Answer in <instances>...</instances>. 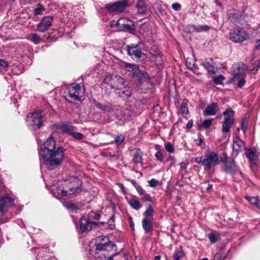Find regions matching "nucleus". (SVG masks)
<instances>
[{
    "label": "nucleus",
    "instance_id": "obj_1",
    "mask_svg": "<svg viewBox=\"0 0 260 260\" xmlns=\"http://www.w3.org/2000/svg\"><path fill=\"white\" fill-rule=\"evenodd\" d=\"M55 148L54 139L50 137L43 144L39 151L40 159L49 167L59 165L63 159V150L61 147Z\"/></svg>",
    "mask_w": 260,
    "mask_h": 260
},
{
    "label": "nucleus",
    "instance_id": "obj_2",
    "mask_svg": "<svg viewBox=\"0 0 260 260\" xmlns=\"http://www.w3.org/2000/svg\"><path fill=\"white\" fill-rule=\"evenodd\" d=\"M125 80L120 76L108 75L104 79L102 86L107 89L122 90L124 87Z\"/></svg>",
    "mask_w": 260,
    "mask_h": 260
},
{
    "label": "nucleus",
    "instance_id": "obj_3",
    "mask_svg": "<svg viewBox=\"0 0 260 260\" xmlns=\"http://www.w3.org/2000/svg\"><path fill=\"white\" fill-rule=\"evenodd\" d=\"M229 37L230 40L233 42L241 43L248 39L249 35L244 29L236 27L230 31Z\"/></svg>",
    "mask_w": 260,
    "mask_h": 260
},
{
    "label": "nucleus",
    "instance_id": "obj_4",
    "mask_svg": "<svg viewBox=\"0 0 260 260\" xmlns=\"http://www.w3.org/2000/svg\"><path fill=\"white\" fill-rule=\"evenodd\" d=\"M220 161L219 155L215 152L206 153L203 159V166L207 169L210 170L212 167L217 165Z\"/></svg>",
    "mask_w": 260,
    "mask_h": 260
},
{
    "label": "nucleus",
    "instance_id": "obj_5",
    "mask_svg": "<svg viewBox=\"0 0 260 260\" xmlns=\"http://www.w3.org/2000/svg\"><path fill=\"white\" fill-rule=\"evenodd\" d=\"M128 0L118 1L106 4L105 8L110 13H121L128 6Z\"/></svg>",
    "mask_w": 260,
    "mask_h": 260
},
{
    "label": "nucleus",
    "instance_id": "obj_6",
    "mask_svg": "<svg viewBox=\"0 0 260 260\" xmlns=\"http://www.w3.org/2000/svg\"><path fill=\"white\" fill-rule=\"evenodd\" d=\"M96 241L97 242L95 248L96 254L102 251H110L114 247V245L111 243L106 236H99L96 238Z\"/></svg>",
    "mask_w": 260,
    "mask_h": 260
},
{
    "label": "nucleus",
    "instance_id": "obj_7",
    "mask_svg": "<svg viewBox=\"0 0 260 260\" xmlns=\"http://www.w3.org/2000/svg\"><path fill=\"white\" fill-rule=\"evenodd\" d=\"M234 111L231 109H227L223 113V115L224 116L222 126V132L223 133L230 132V129L234 121Z\"/></svg>",
    "mask_w": 260,
    "mask_h": 260
},
{
    "label": "nucleus",
    "instance_id": "obj_8",
    "mask_svg": "<svg viewBox=\"0 0 260 260\" xmlns=\"http://www.w3.org/2000/svg\"><path fill=\"white\" fill-rule=\"evenodd\" d=\"M124 68L127 71L132 72L134 77H138L140 80L148 77L147 73L141 71L136 64L126 63L124 64Z\"/></svg>",
    "mask_w": 260,
    "mask_h": 260
},
{
    "label": "nucleus",
    "instance_id": "obj_9",
    "mask_svg": "<svg viewBox=\"0 0 260 260\" xmlns=\"http://www.w3.org/2000/svg\"><path fill=\"white\" fill-rule=\"evenodd\" d=\"M42 118L41 112H35L27 116V121L29 125L32 126H36L37 128H40L42 124Z\"/></svg>",
    "mask_w": 260,
    "mask_h": 260
},
{
    "label": "nucleus",
    "instance_id": "obj_10",
    "mask_svg": "<svg viewBox=\"0 0 260 260\" xmlns=\"http://www.w3.org/2000/svg\"><path fill=\"white\" fill-rule=\"evenodd\" d=\"M69 102H72L73 101L80 100L82 92L81 87L78 84H72L69 88Z\"/></svg>",
    "mask_w": 260,
    "mask_h": 260
},
{
    "label": "nucleus",
    "instance_id": "obj_11",
    "mask_svg": "<svg viewBox=\"0 0 260 260\" xmlns=\"http://www.w3.org/2000/svg\"><path fill=\"white\" fill-rule=\"evenodd\" d=\"M95 224L96 222L91 221L87 215H84L80 220V230L81 232L89 231L91 229L92 225Z\"/></svg>",
    "mask_w": 260,
    "mask_h": 260
},
{
    "label": "nucleus",
    "instance_id": "obj_12",
    "mask_svg": "<svg viewBox=\"0 0 260 260\" xmlns=\"http://www.w3.org/2000/svg\"><path fill=\"white\" fill-rule=\"evenodd\" d=\"M13 200L10 197L5 196L0 198V216L7 211L12 206Z\"/></svg>",
    "mask_w": 260,
    "mask_h": 260
},
{
    "label": "nucleus",
    "instance_id": "obj_13",
    "mask_svg": "<svg viewBox=\"0 0 260 260\" xmlns=\"http://www.w3.org/2000/svg\"><path fill=\"white\" fill-rule=\"evenodd\" d=\"M53 18L50 16L44 17L38 24V28L41 32H45L47 30L49 27L51 25Z\"/></svg>",
    "mask_w": 260,
    "mask_h": 260
},
{
    "label": "nucleus",
    "instance_id": "obj_14",
    "mask_svg": "<svg viewBox=\"0 0 260 260\" xmlns=\"http://www.w3.org/2000/svg\"><path fill=\"white\" fill-rule=\"evenodd\" d=\"M244 148L245 145L243 141L238 138L234 139L233 145V156L236 157L238 153L242 151Z\"/></svg>",
    "mask_w": 260,
    "mask_h": 260
},
{
    "label": "nucleus",
    "instance_id": "obj_15",
    "mask_svg": "<svg viewBox=\"0 0 260 260\" xmlns=\"http://www.w3.org/2000/svg\"><path fill=\"white\" fill-rule=\"evenodd\" d=\"M246 155L252 164V167H255L256 164L257 159L259 155V153L256 150H253L252 149L249 148L247 150L246 152Z\"/></svg>",
    "mask_w": 260,
    "mask_h": 260
},
{
    "label": "nucleus",
    "instance_id": "obj_16",
    "mask_svg": "<svg viewBox=\"0 0 260 260\" xmlns=\"http://www.w3.org/2000/svg\"><path fill=\"white\" fill-rule=\"evenodd\" d=\"M137 191L139 194L142 197L143 202L148 201L149 202H152V198L149 194L147 193L141 186H137Z\"/></svg>",
    "mask_w": 260,
    "mask_h": 260
},
{
    "label": "nucleus",
    "instance_id": "obj_17",
    "mask_svg": "<svg viewBox=\"0 0 260 260\" xmlns=\"http://www.w3.org/2000/svg\"><path fill=\"white\" fill-rule=\"evenodd\" d=\"M218 108L217 104L213 103L208 106L204 111V115L206 116L214 115L216 113V109Z\"/></svg>",
    "mask_w": 260,
    "mask_h": 260
},
{
    "label": "nucleus",
    "instance_id": "obj_18",
    "mask_svg": "<svg viewBox=\"0 0 260 260\" xmlns=\"http://www.w3.org/2000/svg\"><path fill=\"white\" fill-rule=\"evenodd\" d=\"M138 45L136 46H129L127 48V53L131 56L134 55L137 58H140L141 56V51L138 48Z\"/></svg>",
    "mask_w": 260,
    "mask_h": 260
},
{
    "label": "nucleus",
    "instance_id": "obj_19",
    "mask_svg": "<svg viewBox=\"0 0 260 260\" xmlns=\"http://www.w3.org/2000/svg\"><path fill=\"white\" fill-rule=\"evenodd\" d=\"M223 164L224 170L228 173H232L236 170V165L233 159L225 160Z\"/></svg>",
    "mask_w": 260,
    "mask_h": 260
},
{
    "label": "nucleus",
    "instance_id": "obj_20",
    "mask_svg": "<svg viewBox=\"0 0 260 260\" xmlns=\"http://www.w3.org/2000/svg\"><path fill=\"white\" fill-rule=\"evenodd\" d=\"M228 15L229 19L234 22L237 21L240 17V12L236 9L229 10L228 11Z\"/></svg>",
    "mask_w": 260,
    "mask_h": 260
},
{
    "label": "nucleus",
    "instance_id": "obj_21",
    "mask_svg": "<svg viewBox=\"0 0 260 260\" xmlns=\"http://www.w3.org/2000/svg\"><path fill=\"white\" fill-rule=\"evenodd\" d=\"M95 105L96 107H97L98 108L102 110L104 112H110L113 111V108L112 107V105L109 103L105 105H102L99 103L95 102Z\"/></svg>",
    "mask_w": 260,
    "mask_h": 260
},
{
    "label": "nucleus",
    "instance_id": "obj_22",
    "mask_svg": "<svg viewBox=\"0 0 260 260\" xmlns=\"http://www.w3.org/2000/svg\"><path fill=\"white\" fill-rule=\"evenodd\" d=\"M136 8L139 13L141 14L145 13L147 10V7L144 1L138 0L136 5Z\"/></svg>",
    "mask_w": 260,
    "mask_h": 260
},
{
    "label": "nucleus",
    "instance_id": "obj_23",
    "mask_svg": "<svg viewBox=\"0 0 260 260\" xmlns=\"http://www.w3.org/2000/svg\"><path fill=\"white\" fill-rule=\"evenodd\" d=\"M119 90L120 91L118 92L119 96L124 99L129 98L132 94V91L130 88L126 87L125 85L123 89Z\"/></svg>",
    "mask_w": 260,
    "mask_h": 260
},
{
    "label": "nucleus",
    "instance_id": "obj_24",
    "mask_svg": "<svg viewBox=\"0 0 260 260\" xmlns=\"http://www.w3.org/2000/svg\"><path fill=\"white\" fill-rule=\"evenodd\" d=\"M142 226L145 232H148L151 230L152 228V223L150 219L145 218L142 221Z\"/></svg>",
    "mask_w": 260,
    "mask_h": 260
},
{
    "label": "nucleus",
    "instance_id": "obj_25",
    "mask_svg": "<svg viewBox=\"0 0 260 260\" xmlns=\"http://www.w3.org/2000/svg\"><path fill=\"white\" fill-rule=\"evenodd\" d=\"M201 65L206 69L208 71H210L214 68V64L212 58H206L205 62H203Z\"/></svg>",
    "mask_w": 260,
    "mask_h": 260
},
{
    "label": "nucleus",
    "instance_id": "obj_26",
    "mask_svg": "<svg viewBox=\"0 0 260 260\" xmlns=\"http://www.w3.org/2000/svg\"><path fill=\"white\" fill-rule=\"evenodd\" d=\"M128 203L132 208L136 210H138L142 207V205L139 201L135 199H129L128 201Z\"/></svg>",
    "mask_w": 260,
    "mask_h": 260
},
{
    "label": "nucleus",
    "instance_id": "obj_27",
    "mask_svg": "<svg viewBox=\"0 0 260 260\" xmlns=\"http://www.w3.org/2000/svg\"><path fill=\"white\" fill-rule=\"evenodd\" d=\"M233 80L234 82L237 81V85L240 88L242 87L246 82L245 78L243 77L240 78V75L239 74L235 75L233 78Z\"/></svg>",
    "mask_w": 260,
    "mask_h": 260
},
{
    "label": "nucleus",
    "instance_id": "obj_28",
    "mask_svg": "<svg viewBox=\"0 0 260 260\" xmlns=\"http://www.w3.org/2000/svg\"><path fill=\"white\" fill-rule=\"evenodd\" d=\"M135 164H140L142 161V152L140 149H137L133 158Z\"/></svg>",
    "mask_w": 260,
    "mask_h": 260
},
{
    "label": "nucleus",
    "instance_id": "obj_29",
    "mask_svg": "<svg viewBox=\"0 0 260 260\" xmlns=\"http://www.w3.org/2000/svg\"><path fill=\"white\" fill-rule=\"evenodd\" d=\"M61 128L63 133H68L70 135H72L75 129V127L69 124H64L62 125Z\"/></svg>",
    "mask_w": 260,
    "mask_h": 260
},
{
    "label": "nucleus",
    "instance_id": "obj_30",
    "mask_svg": "<svg viewBox=\"0 0 260 260\" xmlns=\"http://www.w3.org/2000/svg\"><path fill=\"white\" fill-rule=\"evenodd\" d=\"M180 112L181 114L185 116L188 114V110L187 107V101L186 100L184 99L181 104Z\"/></svg>",
    "mask_w": 260,
    "mask_h": 260
},
{
    "label": "nucleus",
    "instance_id": "obj_31",
    "mask_svg": "<svg viewBox=\"0 0 260 260\" xmlns=\"http://www.w3.org/2000/svg\"><path fill=\"white\" fill-rule=\"evenodd\" d=\"M29 39L35 44H40L42 41L40 36L35 33L30 35Z\"/></svg>",
    "mask_w": 260,
    "mask_h": 260
},
{
    "label": "nucleus",
    "instance_id": "obj_32",
    "mask_svg": "<svg viewBox=\"0 0 260 260\" xmlns=\"http://www.w3.org/2000/svg\"><path fill=\"white\" fill-rule=\"evenodd\" d=\"M125 21H128L126 19L125 21H123V24H121V26H122L121 29L124 30V31H127L131 32L134 30V26L133 25L130 24L125 23Z\"/></svg>",
    "mask_w": 260,
    "mask_h": 260
},
{
    "label": "nucleus",
    "instance_id": "obj_33",
    "mask_svg": "<svg viewBox=\"0 0 260 260\" xmlns=\"http://www.w3.org/2000/svg\"><path fill=\"white\" fill-rule=\"evenodd\" d=\"M246 199L248 200L251 204L254 205L258 208H260V202L258 199L256 197H246Z\"/></svg>",
    "mask_w": 260,
    "mask_h": 260
},
{
    "label": "nucleus",
    "instance_id": "obj_34",
    "mask_svg": "<svg viewBox=\"0 0 260 260\" xmlns=\"http://www.w3.org/2000/svg\"><path fill=\"white\" fill-rule=\"evenodd\" d=\"M208 238L212 243H214L219 240V235L217 233H211L208 235Z\"/></svg>",
    "mask_w": 260,
    "mask_h": 260
},
{
    "label": "nucleus",
    "instance_id": "obj_35",
    "mask_svg": "<svg viewBox=\"0 0 260 260\" xmlns=\"http://www.w3.org/2000/svg\"><path fill=\"white\" fill-rule=\"evenodd\" d=\"M186 64L188 69L194 71L197 69V67L196 66L194 61L193 60H191V59L188 58L186 59Z\"/></svg>",
    "mask_w": 260,
    "mask_h": 260
},
{
    "label": "nucleus",
    "instance_id": "obj_36",
    "mask_svg": "<svg viewBox=\"0 0 260 260\" xmlns=\"http://www.w3.org/2000/svg\"><path fill=\"white\" fill-rule=\"evenodd\" d=\"M126 20L125 18H120L117 21H112L110 22V26L111 27H113L114 26H119L120 27H121V24H123V22L125 21Z\"/></svg>",
    "mask_w": 260,
    "mask_h": 260
},
{
    "label": "nucleus",
    "instance_id": "obj_37",
    "mask_svg": "<svg viewBox=\"0 0 260 260\" xmlns=\"http://www.w3.org/2000/svg\"><path fill=\"white\" fill-rule=\"evenodd\" d=\"M45 10V8L44 7L38 4L37 5V7L34 10V12L35 15H39L42 14L43 12Z\"/></svg>",
    "mask_w": 260,
    "mask_h": 260
},
{
    "label": "nucleus",
    "instance_id": "obj_38",
    "mask_svg": "<svg viewBox=\"0 0 260 260\" xmlns=\"http://www.w3.org/2000/svg\"><path fill=\"white\" fill-rule=\"evenodd\" d=\"M165 149L166 150V151L167 152H168L169 153H173L174 152V146L173 145V144L169 142H168L167 143H165Z\"/></svg>",
    "mask_w": 260,
    "mask_h": 260
},
{
    "label": "nucleus",
    "instance_id": "obj_39",
    "mask_svg": "<svg viewBox=\"0 0 260 260\" xmlns=\"http://www.w3.org/2000/svg\"><path fill=\"white\" fill-rule=\"evenodd\" d=\"M154 213V211L151 206H149L147 210L144 212L143 215L146 217L152 216Z\"/></svg>",
    "mask_w": 260,
    "mask_h": 260
},
{
    "label": "nucleus",
    "instance_id": "obj_40",
    "mask_svg": "<svg viewBox=\"0 0 260 260\" xmlns=\"http://www.w3.org/2000/svg\"><path fill=\"white\" fill-rule=\"evenodd\" d=\"M72 193H70V192L68 193V191L66 190H61L60 191V193L59 192H58L57 194H56L55 193H54V196L56 198H62V197H67L68 195L72 194Z\"/></svg>",
    "mask_w": 260,
    "mask_h": 260
},
{
    "label": "nucleus",
    "instance_id": "obj_41",
    "mask_svg": "<svg viewBox=\"0 0 260 260\" xmlns=\"http://www.w3.org/2000/svg\"><path fill=\"white\" fill-rule=\"evenodd\" d=\"M224 79L222 75H218L213 78V81L216 84H221Z\"/></svg>",
    "mask_w": 260,
    "mask_h": 260
},
{
    "label": "nucleus",
    "instance_id": "obj_42",
    "mask_svg": "<svg viewBox=\"0 0 260 260\" xmlns=\"http://www.w3.org/2000/svg\"><path fill=\"white\" fill-rule=\"evenodd\" d=\"M184 255V253L182 250L178 251L174 255V260H180V258Z\"/></svg>",
    "mask_w": 260,
    "mask_h": 260
},
{
    "label": "nucleus",
    "instance_id": "obj_43",
    "mask_svg": "<svg viewBox=\"0 0 260 260\" xmlns=\"http://www.w3.org/2000/svg\"><path fill=\"white\" fill-rule=\"evenodd\" d=\"M63 205L66 208H67L68 209H70L71 210H72L73 211L76 210L77 209V207L75 206V205H74V204H73L71 202H67L66 203H64Z\"/></svg>",
    "mask_w": 260,
    "mask_h": 260
},
{
    "label": "nucleus",
    "instance_id": "obj_44",
    "mask_svg": "<svg viewBox=\"0 0 260 260\" xmlns=\"http://www.w3.org/2000/svg\"><path fill=\"white\" fill-rule=\"evenodd\" d=\"M89 217V218L91 220V219H99L100 217V215L99 214L96 213L94 212H90L88 215H87Z\"/></svg>",
    "mask_w": 260,
    "mask_h": 260
},
{
    "label": "nucleus",
    "instance_id": "obj_45",
    "mask_svg": "<svg viewBox=\"0 0 260 260\" xmlns=\"http://www.w3.org/2000/svg\"><path fill=\"white\" fill-rule=\"evenodd\" d=\"M124 136L122 135L118 136L115 139V143L117 145H120L124 140Z\"/></svg>",
    "mask_w": 260,
    "mask_h": 260
},
{
    "label": "nucleus",
    "instance_id": "obj_46",
    "mask_svg": "<svg viewBox=\"0 0 260 260\" xmlns=\"http://www.w3.org/2000/svg\"><path fill=\"white\" fill-rule=\"evenodd\" d=\"M148 183H149V185L150 187H156V186H157V185L158 184V181L155 179L153 178L148 181Z\"/></svg>",
    "mask_w": 260,
    "mask_h": 260
},
{
    "label": "nucleus",
    "instance_id": "obj_47",
    "mask_svg": "<svg viewBox=\"0 0 260 260\" xmlns=\"http://www.w3.org/2000/svg\"><path fill=\"white\" fill-rule=\"evenodd\" d=\"M71 136L78 140H81L83 138V135L80 133H75L74 132Z\"/></svg>",
    "mask_w": 260,
    "mask_h": 260
},
{
    "label": "nucleus",
    "instance_id": "obj_48",
    "mask_svg": "<svg viewBox=\"0 0 260 260\" xmlns=\"http://www.w3.org/2000/svg\"><path fill=\"white\" fill-rule=\"evenodd\" d=\"M209 29V27L207 25H199L196 27V30L198 31H206Z\"/></svg>",
    "mask_w": 260,
    "mask_h": 260
},
{
    "label": "nucleus",
    "instance_id": "obj_49",
    "mask_svg": "<svg viewBox=\"0 0 260 260\" xmlns=\"http://www.w3.org/2000/svg\"><path fill=\"white\" fill-rule=\"evenodd\" d=\"M211 124L212 121L211 120H205L203 122L202 126L205 128H208L211 126Z\"/></svg>",
    "mask_w": 260,
    "mask_h": 260
},
{
    "label": "nucleus",
    "instance_id": "obj_50",
    "mask_svg": "<svg viewBox=\"0 0 260 260\" xmlns=\"http://www.w3.org/2000/svg\"><path fill=\"white\" fill-rule=\"evenodd\" d=\"M248 121L247 120H244L242 123L241 127L242 131L245 133L247 128Z\"/></svg>",
    "mask_w": 260,
    "mask_h": 260
},
{
    "label": "nucleus",
    "instance_id": "obj_51",
    "mask_svg": "<svg viewBox=\"0 0 260 260\" xmlns=\"http://www.w3.org/2000/svg\"><path fill=\"white\" fill-rule=\"evenodd\" d=\"M155 157L160 161H162L163 159V156L162 153L159 151L156 152L155 154Z\"/></svg>",
    "mask_w": 260,
    "mask_h": 260
},
{
    "label": "nucleus",
    "instance_id": "obj_52",
    "mask_svg": "<svg viewBox=\"0 0 260 260\" xmlns=\"http://www.w3.org/2000/svg\"><path fill=\"white\" fill-rule=\"evenodd\" d=\"M172 8L175 11H178L181 9V5L178 3H174L172 6Z\"/></svg>",
    "mask_w": 260,
    "mask_h": 260
},
{
    "label": "nucleus",
    "instance_id": "obj_53",
    "mask_svg": "<svg viewBox=\"0 0 260 260\" xmlns=\"http://www.w3.org/2000/svg\"><path fill=\"white\" fill-rule=\"evenodd\" d=\"M0 66L4 68H7L8 67V63L5 60L0 59Z\"/></svg>",
    "mask_w": 260,
    "mask_h": 260
},
{
    "label": "nucleus",
    "instance_id": "obj_54",
    "mask_svg": "<svg viewBox=\"0 0 260 260\" xmlns=\"http://www.w3.org/2000/svg\"><path fill=\"white\" fill-rule=\"evenodd\" d=\"M230 158L228 156L227 153L226 152L223 153V158H221V161L224 163L225 162V160H228Z\"/></svg>",
    "mask_w": 260,
    "mask_h": 260
},
{
    "label": "nucleus",
    "instance_id": "obj_55",
    "mask_svg": "<svg viewBox=\"0 0 260 260\" xmlns=\"http://www.w3.org/2000/svg\"><path fill=\"white\" fill-rule=\"evenodd\" d=\"M167 161H170L171 162V166H172L175 161V157L174 156L170 155L168 158Z\"/></svg>",
    "mask_w": 260,
    "mask_h": 260
},
{
    "label": "nucleus",
    "instance_id": "obj_56",
    "mask_svg": "<svg viewBox=\"0 0 260 260\" xmlns=\"http://www.w3.org/2000/svg\"><path fill=\"white\" fill-rule=\"evenodd\" d=\"M195 162L197 164H202L203 165V159L201 157H198L196 158L195 159Z\"/></svg>",
    "mask_w": 260,
    "mask_h": 260
},
{
    "label": "nucleus",
    "instance_id": "obj_57",
    "mask_svg": "<svg viewBox=\"0 0 260 260\" xmlns=\"http://www.w3.org/2000/svg\"><path fill=\"white\" fill-rule=\"evenodd\" d=\"M196 144L198 146H200L202 144V143L204 142V141L203 139L200 138L198 139L197 140H196Z\"/></svg>",
    "mask_w": 260,
    "mask_h": 260
},
{
    "label": "nucleus",
    "instance_id": "obj_58",
    "mask_svg": "<svg viewBox=\"0 0 260 260\" xmlns=\"http://www.w3.org/2000/svg\"><path fill=\"white\" fill-rule=\"evenodd\" d=\"M192 124H193L192 120H190L188 121V122H187V123L186 124V127L187 128L189 129L192 127Z\"/></svg>",
    "mask_w": 260,
    "mask_h": 260
},
{
    "label": "nucleus",
    "instance_id": "obj_59",
    "mask_svg": "<svg viewBox=\"0 0 260 260\" xmlns=\"http://www.w3.org/2000/svg\"><path fill=\"white\" fill-rule=\"evenodd\" d=\"M155 58L156 59L158 58V62L156 63L157 64H160L161 63V57L159 55H156L155 56Z\"/></svg>",
    "mask_w": 260,
    "mask_h": 260
},
{
    "label": "nucleus",
    "instance_id": "obj_60",
    "mask_svg": "<svg viewBox=\"0 0 260 260\" xmlns=\"http://www.w3.org/2000/svg\"><path fill=\"white\" fill-rule=\"evenodd\" d=\"M129 222H130V226L132 228H134V223L133 221V219H132V217H129Z\"/></svg>",
    "mask_w": 260,
    "mask_h": 260
},
{
    "label": "nucleus",
    "instance_id": "obj_61",
    "mask_svg": "<svg viewBox=\"0 0 260 260\" xmlns=\"http://www.w3.org/2000/svg\"><path fill=\"white\" fill-rule=\"evenodd\" d=\"M255 48L257 49H260V40H257L255 42Z\"/></svg>",
    "mask_w": 260,
    "mask_h": 260
},
{
    "label": "nucleus",
    "instance_id": "obj_62",
    "mask_svg": "<svg viewBox=\"0 0 260 260\" xmlns=\"http://www.w3.org/2000/svg\"><path fill=\"white\" fill-rule=\"evenodd\" d=\"M181 169L182 170L185 169L186 168V164L185 162H181L180 164Z\"/></svg>",
    "mask_w": 260,
    "mask_h": 260
},
{
    "label": "nucleus",
    "instance_id": "obj_63",
    "mask_svg": "<svg viewBox=\"0 0 260 260\" xmlns=\"http://www.w3.org/2000/svg\"><path fill=\"white\" fill-rule=\"evenodd\" d=\"M131 183L133 184V185L135 187L136 189H137V186H141L140 185H137V183H136V182L134 180H132L131 181Z\"/></svg>",
    "mask_w": 260,
    "mask_h": 260
},
{
    "label": "nucleus",
    "instance_id": "obj_64",
    "mask_svg": "<svg viewBox=\"0 0 260 260\" xmlns=\"http://www.w3.org/2000/svg\"><path fill=\"white\" fill-rule=\"evenodd\" d=\"M160 256H158V255H157V256L154 257L153 260H160Z\"/></svg>",
    "mask_w": 260,
    "mask_h": 260
}]
</instances>
